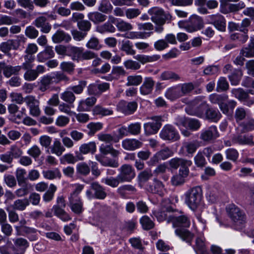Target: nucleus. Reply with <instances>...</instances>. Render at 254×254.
Returning a JSON list of instances; mask_svg holds the SVG:
<instances>
[{"mask_svg":"<svg viewBox=\"0 0 254 254\" xmlns=\"http://www.w3.org/2000/svg\"><path fill=\"white\" fill-rule=\"evenodd\" d=\"M185 202L192 210L197 219L200 229L204 230L206 228V220L202 217L201 213L205 208L202 201V190L199 187L189 189L184 194Z\"/></svg>","mask_w":254,"mask_h":254,"instance_id":"nucleus-1","label":"nucleus"},{"mask_svg":"<svg viewBox=\"0 0 254 254\" xmlns=\"http://www.w3.org/2000/svg\"><path fill=\"white\" fill-rule=\"evenodd\" d=\"M207 104L204 98L198 96L188 105L185 110L186 113L191 116H195L199 118H204Z\"/></svg>","mask_w":254,"mask_h":254,"instance_id":"nucleus-2","label":"nucleus"},{"mask_svg":"<svg viewBox=\"0 0 254 254\" xmlns=\"http://www.w3.org/2000/svg\"><path fill=\"white\" fill-rule=\"evenodd\" d=\"M176 124L179 127L182 133L186 137L189 136L190 134V132L188 129V127L192 130H197L201 126L198 120L183 117H179L177 118Z\"/></svg>","mask_w":254,"mask_h":254,"instance_id":"nucleus-3","label":"nucleus"},{"mask_svg":"<svg viewBox=\"0 0 254 254\" xmlns=\"http://www.w3.org/2000/svg\"><path fill=\"white\" fill-rule=\"evenodd\" d=\"M67 56L74 61L90 60L95 57L94 52L91 51H84L82 47L69 46L67 47Z\"/></svg>","mask_w":254,"mask_h":254,"instance_id":"nucleus-4","label":"nucleus"},{"mask_svg":"<svg viewBox=\"0 0 254 254\" xmlns=\"http://www.w3.org/2000/svg\"><path fill=\"white\" fill-rule=\"evenodd\" d=\"M179 27L184 28L187 32L192 33L200 30L203 26L202 18L197 15H191L188 20L178 22Z\"/></svg>","mask_w":254,"mask_h":254,"instance_id":"nucleus-5","label":"nucleus"},{"mask_svg":"<svg viewBox=\"0 0 254 254\" xmlns=\"http://www.w3.org/2000/svg\"><path fill=\"white\" fill-rule=\"evenodd\" d=\"M226 211L228 216L235 225H240L245 223L246 216L245 213L234 204L227 205Z\"/></svg>","mask_w":254,"mask_h":254,"instance_id":"nucleus-6","label":"nucleus"},{"mask_svg":"<svg viewBox=\"0 0 254 254\" xmlns=\"http://www.w3.org/2000/svg\"><path fill=\"white\" fill-rule=\"evenodd\" d=\"M118 179L121 183L130 182L135 176L133 167L129 164H124L119 169Z\"/></svg>","mask_w":254,"mask_h":254,"instance_id":"nucleus-7","label":"nucleus"},{"mask_svg":"<svg viewBox=\"0 0 254 254\" xmlns=\"http://www.w3.org/2000/svg\"><path fill=\"white\" fill-rule=\"evenodd\" d=\"M160 137L164 140L171 142L176 141L179 139L180 135L176 129L171 125H166L161 129Z\"/></svg>","mask_w":254,"mask_h":254,"instance_id":"nucleus-8","label":"nucleus"},{"mask_svg":"<svg viewBox=\"0 0 254 254\" xmlns=\"http://www.w3.org/2000/svg\"><path fill=\"white\" fill-rule=\"evenodd\" d=\"M150 122L143 125L144 133L146 135H150L156 133L161 126V118L155 116L152 118Z\"/></svg>","mask_w":254,"mask_h":254,"instance_id":"nucleus-9","label":"nucleus"},{"mask_svg":"<svg viewBox=\"0 0 254 254\" xmlns=\"http://www.w3.org/2000/svg\"><path fill=\"white\" fill-rule=\"evenodd\" d=\"M207 18L209 23L214 25L217 30L222 32L226 31V21L223 15L216 13L208 15Z\"/></svg>","mask_w":254,"mask_h":254,"instance_id":"nucleus-10","label":"nucleus"},{"mask_svg":"<svg viewBox=\"0 0 254 254\" xmlns=\"http://www.w3.org/2000/svg\"><path fill=\"white\" fill-rule=\"evenodd\" d=\"M25 104L29 110V114L33 117H38L41 114L40 102L35 97L29 95L25 97Z\"/></svg>","mask_w":254,"mask_h":254,"instance_id":"nucleus-11","label":"nucleus"},{"mask_svg":"<svg viewBox=\"0 0 254 254\" xmlns=\"http://www.w3.org/2000/svg\"><path fill=\"white\" fill-rule=\"evenodd\" d=\"M219 136L217 128L215 126H211L202 129L200 134V138L204 142H211Z\"/></svg>","mask_w":254,"mask_h":254,"instance_id":"nucleus-12","label":"nucleus"},{"mask_svg":"<svg viewBox=\"0 0 254 254\" xmlns=\"http://www.w3.org/2000/svg\"><path fill=\"white\" fill-rule=\"evenodd\" d=\"M151 20L157 25H163L166 21L164 11L162 9L154 7L149 9Z\"/></svg>","mask_w":254,"mask_h":254,"instance_id":"nucleus-13","label":"nucleus"},{"mask_svg":"<svg viewBox=\"0 0 254 254\" xmlns=\"http://www.w3.org/2000/svg\"><path fill=\"white\" fill-rule=\"evenodd\" d=\"M110 88V84L107 82H96L90 84L88 87V92L89 94L100 95Z\"/></svg>","mask_w":254,"mask_h":254,"instance_id":"nucleus-14","label":"nucleus"},{"mask_svg":"<svg viewBox=\"0 0 254 254\" xmlns=\"http://www.w3.org/2000/svg\"><path fill=\"white\" fill-rule=\"evenodd\" d=\"M173 155V151L169 148L166 147L158 151L148 162L149 165H154L161 160H165Z\"/></svg>","mask_w":254,"mask_h":254,"instance_id":"nucleus-15","label":"nucleus"},{"mask_svg":"<svg viewBox=\"0 0 254 254\" xmlns=\"http://www.w3.org/2000/svg\"><path fill=\"white\" fill-rule=\"evenodd\" d=\"M146 190L152 193H156L162 196L166 192V190L162 183L154 179L152 183L148 184L146 187Z\"/></svg>","mask_w":254,"mask_h":254,"instance_id":"nucleus-16","label":"nucleus"},{"mask_svg":"<svg viewBox=\"0 0 254 254\" xmlns=\"http://www.w3.org/2000/svg\"><path fill=\"white\" fill-rule=\"evenodd\" d=\"M155 85V81L151 77H146L144 79L142 84L139 88L140 93L143 95L151 93Z\"/></svg>","mask_w":254,"mask_h":254,"instance_id":"nucleus-17","label":"nucleus"},{"mask_svg":"<svg viewBox=\"0 0 254 254\" xmlns=\"http://www.w3.org/2000/svg\"><path fill=\"white\" fill-rule=\"evenodd\" d=\"M153 34V31L150 32H142L130 31L124 34H118L117 36L129 39H146Z\"/></svg>","mask_w":254,"mask_h":254,"instance_id":"nucleus-18","label":"nucleus"},{"mask_svg":"<svg viewBox=\"0 0 254 254\" xmlns=\"http://www.w3.org/2000/svg\"><path fill=\"white\" fill-rule=\"evenodd\" d=\"M47 18L46 17L41 16L38 17L34 21V24L39 28H40V30L42 32L45 33H48L51 29V25L46 22Z\"/></svg>","mask_w":254,"mask_h":254,"instance_id":"nucleus-19","label":"nucleus"},{"mask_svg":"<svg viewBox=\"0 0 254 254\" xmlns=\"http://www.w3.org/2000/svg\"><path fill=\"white\" fill-rule=\"evenodd\" d=\"M142 143L136 139L126 138L122 142V146L127 150H134L140 147Z\"/></svg>","mask_w":254,"mask_h":254,"instance_id":"nucleus-20","label":"nucleus"},{"mask_svg":"<svg viewBox=\"0 0 254 254\" xmlns=\"http://www.w3.org/2000/svg\"><path fill=\"white\" fill-rule=\"evenodd\" d=\"M175 234L183 241L190 244L194 235L186 229L178 228L175 230Z\"/></svg>","mask_w":254,"mask_h":254,"instance_id":"nucleus-21","label":"nucleus"},{"mask_svg":"<svg viewBox=\"0 0 254 254\" xmlns=\"http://www.w3.org/2000/svg\"><path fill=\"white\" fill-rule=\"evenodd\" d=\"M69 206L75 213L80 214L83 211V203L80 197H69Z\"/></svg>","mask_w":254,"mask_h":254,"instance_id":"nucleus-22","label":"nucleus"},{"mask_svg":"<svg viewBox=\"0 0 254 254\" xmlns=\"http://www.w3.org/2000/svg\"><path fill=\"white\" fill-rule=\"evenodd\" d=\"M55 56V52L53 48L50 46H47L45 50L40 52L37 56V59L39 62H45L49 59L53 58Z\"/></svg>","mask_w":254,"mask_h":254,"instance_id":"nucleus-23","label":"nucleus"},{"mask_svg":"<svg viewBox=\"0 0 254 254\" xmlns=\"http://www.w3.org/2000/svg\"><path fill=\"white\" fill-rule=\"evenodd\" d=\"M171 221L174 227H189L190 224V219L186 215L173 217Z\"/></svg>","mask_w":254,"mask_h":254,"instance_id":"nucleus-24","label":"nucleus"},{"mask_svg":"<svg viewBox=\"0 0 254 254\" xmlns=\"http://www.w3.org/2000/svg\"><path fill=\"white\" fill-rule=\"evenodd\" d=\"M91 188L94 191V196L99 199H104L107 196L105 189L97 182L91 185Z\"/></svg>","mask_w":254,"mask_h":254,"instance_id":"nucleus-25","label":"nucleus"},{"mask_svg":"<svg viewBox=\"0 0 254 254\" xmlns=\"http://www.w3.org/2000/svg\"><path fill=\"white\" fill-rule=\"evenodd\" d=\"M170 209L169 207L162 208L161 210L155 211L153 212L154 216L156 217L158 221L161 222L165 220H168V222L171 221L172 217L170 214Z\"/></svg>","mask_w":254,"mask_h":254,"instance_id":"nucleus-26","label":"nucleus"},{"mask_svg":"<svg viewBox=\"0 0 254 254\" xmlns=\"http://www.w3.org/2000/svg\"><path fill=\"white\" fill-rule=\"evenodd\" d=\"M194 250L196 254H209L206 250L205 238L203 236H200L196 239Z\"/></svg>","mask_w":254,"mask_h":254,"instance_id":"nucleus-27","label":"nucleus"},{"mask_svg":"<svg viewBox=\"0 0 254 254\" xmlns=\"http://www.w3.org/2000/svg\"><path fill=\"white\" fill-rule=\"evenodd\" d=\"M96 99L94 97L87 98L84 100L80 101L77 107L78 111H88L96 103Z\"/></svg>","mask_w":254,"mask_h":254,"instance_id":"nucleus-28","label":"nucleus"},{"mask_svg":"<svg viewBox=\"0 0 254 254\" xmlns=\"http://www.w3.org/2000/svg\"><path fill=\"white\" fill-rule=\"evenodd\" d=\"M79 151L84 155L91 153L94 154L96 151V145L95 142L90 141L82 144L79 148Z\"/></svg>","mask_w":254,"mask_h":254,"instance_id":"nucleus-29","label":"nucleus"},{"mask_svg":"<svg viewBox=\"0 0 254 254\" xmlns=\"http://www.w3.org/2000/svg\"><path fill=\"white\" fill-rule=\"evenodd\" d=\"M165 97L172 101L181 97L180 86H175L168 88L165 94Z\"/></svg>","mask_w":254,"mask_h":254,"instance_id":"nucleus-30","label":"nucleus"},{"mask_svg":"<svg viewBox=\"0 0 254 254\" xmlns=\"http://www.w3.org/2000/svg\"><path fill=\"white\" fill-rule=\"evenodd\" d=\"M71 39L70 36L63 31H58L52 36V40L55 43L62 42H68Z\"/></svg>","mask_w":254,"mask_h":254,"instance_id":"nucleus-31","label":"nucleus"},{"mask_svg":"<svg viewBox=\"0 0 254 254\" xmlns=\"http://www.w3.org/2000/svg\"><path fill=\"white\" fill-rule=\"evenodd\" d=\"M204 117L212 122H217L221 118V114L217 110L207 108Z\"/></svg>","mask_w":254,"mask_h":254,"instance_id":"nucleus-32","label":"nucleus"},{"mask_svg":"<svg viewBox=\"0 0 254 254\" xmlns=\"http://www.w3.org/2000/svg\"><path fill=\"white\" fill-rule=\"evenodd\" d=\"M245 6V3L243 1H240L236 4L230 3L228 7L223 8L220 11L223 14H227L230 12H237L244 8Z\"/></svg>","mask_w":254,"mask_h":254,"instance_id":"nucleus-33","label":"nucleus"},{"mask_svg":"<svg viewBox=\"0 0 254 254\" xmlns=\"http://www.w3.org/2000/svg\"><path fill=\"white\" fill-rule=\"evenodd\" d=\"M159 79L161 80L178 81L181 79L179 74L171 70H165L160 75Z\"/></svg>","mask_w":254,"mask_h":254,"instance_id":"nucleus-34","label":"nucleus"},{"mask_svg":"<svg viewBox=\"0 0 254 254\" xmlns=\"http://www.w3.org/2000/svg\"><path fill=\"white\" fill-rule=\"evenodd\" d=\"M53 79H55V77L51 75H46L42 77L40 80V90L42 92L47 90L53 82Z\"/></svg>","mask_w":254,"mask_h":254,"instance_id":"nucleus-35","label":"nucleus"},{"mask_svg":"<svg viewBox=\"0 0 254 254\" xmlns=\"http://www.w3.org/2000/svg\"><path fill=\"white\" fill-rule=\"evenodd\" d=\"M42 174L44 177L48 180L60 179L62 177L61 173L58 168L43 171Z\"/></svg>","mask_w":254,"mask_h":254,"instance_id":"nucleus-36","label":"nucleus"},{"mask_svg":"<svg viewBox=\"0 0 254 254\" xmlns=\"http://www.w3.org/2000/svg\"><path fill=\"white\" fill-rule=\"evenodd\" d=\"M169 163L171 167L175 169H177L179 166H190L192 164L190 160L178 158L171 159Z\"/></svg>","mask_w":254,"mask_h":254,"instance_id":"nucleus-37","label":"nucleus"},{"mask_svg":"<svg viewBox=\"0 0 254 254\" xmlns=\"http://www.w3.org/2000/svg\"><path fill=\"white\" fill-rule=\"evenodd\" d=\"M50 149L51 153L55 154L58 156H61L65 150L61 142L58 139L54 140Z\"/></svg>","mask_w":254,"mask_h":254,"instance_id":"nucleus-38","label":"nucleus"},{"mask_svg":"<svg viewBox=\"0 0 254 254\" xmlns=\"http://www.w3.org/2000/svg\"><path fill=\"white\" fill-rule=\"evenodd\" d=\"M88 19L96 24L102 22L106 19V16L99 12H89L87 15Z\"/></svg>","mask_w":254,"mask_h":254,"instance_id":"nucleus-39","label":"nucleus"},{"mask_svg":"<svg viewBox=\"0 0 254 254\" xmlns=\"http://www.w3.org/2000/svg\"><path fill=\"white\" fill-rule=\"evenodd\" d=\"M234 140L240 144L254 145L253 136L249 134L238 135L235 137Z\"/></svg>","mask_w":254,"mask_h":254,"instance_id":"nucleus-40","label":"nucleus"},{"mask_svg":"<svg viewBox=\"0 0 254 254\" xmlns=\"http://www.w3.org/2000/svg\"><path fill=\"white\" fill-rule=\"evenodd\" d=\"M121 50L125 52L127 55H134L136 51L133 49V45L129 40H123Z\"/></svg>","mask_w":254,"mask_h":254,"instance_id":"nucleus-41","label":"nucleus"},{"mask_svg":"<svg viewBox=\"0 0 254 254\" xmlns=\"http://www.w3.org/2000/svg\"><path fill=\"white\" fill-rule=\"evenodd\" d=\"M115 31V27L109 22H107L102 25H99L96 27V31L101 34H104L107 32L114 33Z\"/></svg>","mask_w":254,"mask_h":254,"instance_id":"nucleus-42","label":"nucleus"},{"mask_svg":"<svg viewBox=\"0 0 254 254\" xmlns=\"http://www.w3.org/2000/svg\"><path fill=\"white\" fill-rule=\"evenodd\" d=\"M239 127L243 132H247L254 129V119L248 118L239 125Z\"/></svg>","mask_w":254,"mask_h":254,"instance_id":"nucleus-43","label":"nucleus"},{"mask_svg":"<svg viewBox=\"0 0 254 254\" xmlns=\"http://www.w3.org/2000/svg\"><path fill=\"white\" fill-rule=\"evenodd\" d=\"M61 98L64 102L71 104L75 100L76 97L74 93L70 90L68 87L61 94Z\"/></svg>","mask_w":254,"mask_h":254,"instance_id":"nucleus-44","label":"nucleus"},{"mask_svg":"<svg viewBox=\"0 0 254 254\" xmlns=\"http://www.w3.org/2000/svg\"><path fill=\"white\" fill-rule=\"evenodd\" d=\"M97 136L99 140L106 143L117 142L120 139L116 137L115 135L109 133H100L98 134Z\"/></svg>","mask_w":254,"mask_h":254,"instance_id":"nucleus-45","label":"nucleus"},{"mask_svg":"<svg viewBox=\"0 0 254 254\" xmlns=\"http://www.w3.org/2000/svg\"><path fill=\"white\" fill-rule=\"evenodd\" d=\"M89 166L85 162H80L78 163L76 166V171L77 174L87 176L90 173Z\"/></svg>","mask_w":254,"mask_h":254,"instance_id":"nucleus-46","label":"nucleus"},{"mask_svg":"<svg viewBox=\"0 0 254 254\" xmlns=\"http://www.w3.org/2000/svg\"><path fill=\"white\" fill-rule=\"evenodd\" d=\"M21 66L17 65L12 66L11 65L5 66L3 70V74L6 77H9L12 74H16L21 70Z\"/></svg>","mask_w":254,"mask_h":254,"instance_id":"nucleus-47","label":"nucleus"},{"mask_svg":"<svg viewBox=\"0 0 254 254\" xmlns=\"http://www.w3.org/2000/svg\"><path fill=\"white\" fill-rule=\"evenodd\" d=\"M101 182L112 188H116L118 186L120 183H122L120 181V179H118V175L116 178L113 177H107L103 178L101 180Z\"/></svg>","mask_w":254,"mask_h":254,"instance_id":"nucleus-48","label":"nucleus"},{"mask_svg":"<svg viewBox=\"0 0 254 254\" xmlns=\"http://www.w3.org/2000/svg\"><path fill=\"white\" fill-rule=\"evenodd\" d=\"M242 72L240 69H234L229 75V80L232 85H237L241 78Z\"/></svg>","mask_w":254,"mask_h":254,"instance_id":"nucleus-49","label":"nucleus"},{"mask_svg":"<svg viewBox=\"0 0 254 254\" xmlns=\"http://www.w3.org/2000/svg\"><path fill=\"white\" fill-rule=\"evenodd\" d=\"M127 86H137L141 83L142 77L140 75H129L127 77Z\"/></svg>","mask_w":254,"mask_h":254,"instance_id":"nucleus-50","label":"nucleus"},{"mask_svg":"<svg viewBox=\"0 0 254 254\" xmlns=\"http://www.w3.org/2000/svg\"><path fill=\"white\" fill-rule=\"evenodd\" d=\"M29 205V201L28 199H19L14 202L13 207L14 209L23 211Z\"/></svg>","mask_w":254,"mask_h":254,"instance_id":"nucleus-51","label":"nucleus"},{"mask_svg":"<svg viewBox=\"0 0 254 254\" xmlns=\"http://www.w3.org/2000/svg\"><path fill=\"white\" fill-rule=\"evenodd\" d=\"M115 24L118 30L121 32L129 31L133 29V26L130 23L122 19L118 20Z\"/></svg>","mask_w":254,"mask_h":254,"instance_id":"nucleus-52","label":"nucleus"},{"mask_svg":"<svg viewBox=\"0 0 254 254\" xmlns=\"http://www.w3.org/2000/svg\"><path fill=\"white\" fill-rule=\"evenodd\" d=\"M87 82L85 80H80L77 85L70 86L68 87V89L71 90L73 93L76 94H80L82 93L84 88L86 86Z\"/></svg>","mask_w":254,"mask_h":254,"instance_id":"nucleus-53","label":"nucleus"},{"mask_svg":"<svg viewBox=\"0 0 254 254\" xmlns=\"http://www.w3.org/2000/svg\"><path fill=\"white\" fill-rule=\"evenodd\" d=\"M137 104L132 101L128 103H125L123 112L127 115H130L133 113L136 110Z\"/></svg>","mask_w":254,"mask_h":254,"instance_id":"nucleus-54","label":"nucleus"},{"mask_svg":"<svg viewBox=\"0 0 254 254\" xmlns=\"http://www.w3.org/2000/svg\"><path fill=\"white\" fill-rule=\"evenodd\" d=\"M93 113L94 115L105 116L113 114V111L97 105L93 109Z\"/></svg>","mask_w":254,"mask_h":254,"instance_id":"nucleus-55","label":"nucleus"},{"mask_svg":"<svg viewBox=\"0 0 254 254\" xmlns=\"http://www.w3.org/2000/svg\"><path fill=\"white\" fill-rule=\"evenodd\" d=\"M24 62L22 64L21 68L23 69H29L33 67V62L34 61L35 57L31 55H25L24 56Z\"/></svg>","mask_w":254,"mask_h":254,"instance_id":"nucleus-56","label":"nucleus"},{"mask_svg":"<svg viewBox=\"0 0 254 254\" xmlns=\"http://www.w3.org/2000/svg\"><path fill=\"white\" fill-rule=\"evenodd\" d=\"M8 152L13 159L20 158L23 154L22 149L15 144L11 145Z\"/></svg>","mask_w":254,"mask_h":254,"instance_id":"nucleus-57","label":"nucleus"},{"mask_svg":"<svg viewBox=\"0 0 254 254\" xmlns=\"http://www.w3.org/2000/svg\"><path fill=\"white\" fill-rule=\"evenodd\" d=\"M228 99V96L226 95H218L217 94H212L209 96L210 101L213 104L218 105L222 102L226 101Z\"/></svg>","mask_w":254,"mask_h":254,"instance_id":"nucleus-58","label":"nucleus"},{"mask_svg":"<svg viewBox=\"0 0 254 254\" xmlns=\"http://www.w3.org/2000/svg\"><path fill=\"white\" fill-rule=\"evenodd\" d=\"M247 113L245 108H237L235 112L234 118L237 123H239L244 120L247 116Z\"/></svg>","mask_w":254,"mask_h":254,"instance_id":"nucleus-59","label":"nucleus"},{"mask_svg":"<svg viewBox=\"0 0 254 254\" xmlns=\"http://www.w3.org/2000/svg\"><path fill=\"white\" fill-rule=\"evenodd\" d=\"M87 127L89 129V135H93L97 131L101 130L103 128V124L101 123H90L87 126Z\"/></svg>","mask_w":254,"mask_h":254,"instance_id":"nucleus-60","label":"nucleus"},{"mask_svg":"<svg viewBox=\"0 0 254 254\" xmlns=\"http://www.w3.org/2000/svg\"><path fill=\"white\" fill-rule=\"evenodd\" d=\"M140 222L144 230H150L154 227L153 222L147 216H143L140 219Z\"/></svg>","mask_w":254,"mask_h":254,"instance_id":"nucleus-61","label":"nucleus"},{"mask_svg":"<svg viewBox=\"0 0 254 254\" xmlns=\"http://www.w3.org/2000/svg\"><path fill=\"white\" fill-rule=\"evenodd\" d=\"M128 127L130 134L137 135L141 132V125L139 122L130 124Z\"/></svg>","mask_w":254,"mask_h":254,"instance_id":"nucleus-62","label":"nucleus"},{"mask_svg":"<svg viewBox=\"0 0 254 254\" xmlns=\"http://www.w3.org/2000/svg\"><path fill=\"white\" fill-rule=\"evenodd\" d=\"M141 13V11L138 8H128L125 10V15L128 19H133L137 17Z\"/></svg>","mask_w":254,"mask_h":254,"instance_id":"nucleus-63","label":"nucleus"},{"mask_svg":"<svg viewBox=\"0 0 254 254\" xmlns=\"http://www.w3.org/2000/svg\"><path fill=\"white\" fill-rule=\"evenodd\" d=\"M241 54L243 57L247 58L254 57V43H252L247 47L244 48L241 51Z\"/></svg>","mask_w":254,"mask_h":254,"instance_id":"nucleus-64","label":"nucleus"}]
</instances>
